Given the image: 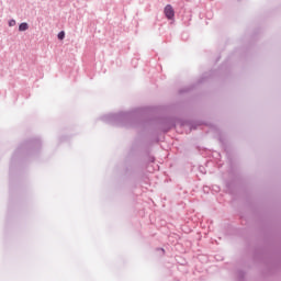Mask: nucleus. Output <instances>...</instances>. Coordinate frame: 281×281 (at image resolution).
Masks as SVG:
<instances>
[{"instance_id": "7ed1b4c3", "label": "nucleus", "mask_w": 281, "mask_h": 281, "mask_svg": "<svg viewBox=\"0 0 281 281\" xmlns=\"http://www.w3.org/2000/svg\"><path fill=\"white\" fill-rule=\"evenodd\" d=\"M58 38H59V41H63V38H65V33L63 31L59 32Z\"/></svg>"}, {"instance_id": "f257e3e1", "label": "nucleus", "mask_w": 281, "mask_h": 281, "mask_svg": "<svg viewBox=\"0 0 281 281\" xmlns=\"http://www.w3.org/2000/svg\"><path fill=\"white\" fill-rule=\"evenodd\" d=\"M165 16L169 20V21H172L175 19V9L172 8V5L170 4H167L165 7Z\"/></svg>"}, {"instance_id": "f03ea898", "label": "nucleus", "mask_w": 281, "mask_h": 281, "mask_svg": "<svg viewBox=\"0 0 281 281\" xmlns=\"http://www.w3.org/2000/svg\"><path fill=\"white\" fill-rule=\"evenodd\" d=\"M29 27H30V26L27 25V23L24 22V23H21V24H20L19 31H20V32H25L26 30H29Z\"/></svg>"}, {"instance_id": "20e7f679", "label": "nucleus", "mask_w": 281, "mask_h": 281, "mask_svg": "<svg viewBox=\"0 0 281 281\" xmlns=\"http://www.w3.org/2000/svg\"><path fill=\"white\" fill-rule=\"evenodd\" d=\"M14 20L9 23V25L12 27L14 25Z\"/></svg>"}]
</instances>
